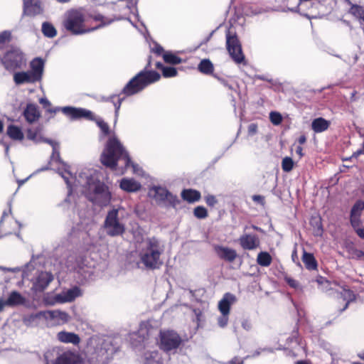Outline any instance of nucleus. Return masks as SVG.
Instances as JSON below:
<instances>
[{
	"label": "nucleus",
	"mask_w": 364,
	"mask_h": 364,
	"mask_svg": "<svg viewBox=\"0 0 364 364\" xmlns=\"http://www.w3.org/2000/svg\"><path fill=\"white\" fill-rule=\"evenodd\" d=\"M48 143L53 148L50 168L55 170L62 176L69 188V193H71L73 188L77 189L80 186L83 187L82 191L89 200L102 206L107 205L111 200V194L107 187L98 180L97 173L83 172L76 179L68 170V166L60 158L59 144L52 140H48Z\"/></svg>",
	"instance_id": "nucleus-1"
},
{
	"label": "nucleus",
	"mask_w": 364,
	"mask_h": 364,
	"mask_svg": "<svg viewBox=\"0 0 364 364\" xmlns=\"http://www.w3.org/2000/svg\"><path fill=\"white\" fill-rule=\"evenodd\" d=\"M101 162L103 165L123 174L131 166L134 174L142 175V169L131 161L129 153L116 137H111L102 153Z\"/></svg>",
	"instance_id": "nucleus-2"
},
{
	"label": "nucleus",
	"mask_w": 364,
	"mask_h": 364,
	"mask_svg": "<svg viewBox=\"0 0 364 364\" xmlns=\"http://www.w3.org/2000/svg\"><path fill=\"white\" fill-rule=\"evenodd\" d=\"M94 20L101 21L98 26L87 28L85 26V16L80 10H72L68 11L63 21L64 27L73 34L80 35L95 31L102 26H107L114 21L120 20L121 18H107L101 14H96L93 16Z\"/></svg>",
	"instance_id": "nucleus-3"
},
{
	"label": "nucleus",
	"mask_w": 364,
	"mask_h": 364,
	"mask_svg": "<svg viewBox=\"0 0 364 364\" xmlns=\"http://www.w3.org/2000/svg\"><path fill=\"white\" fill-rule=\"evenodd\" d=\"M138 252L141 263L146 268L156 269L161 265L160 257L164 248L155 237L144 239L139 245Z\"/></svg>",
	"instance_id": "nucleus-4"
},
{
	"label": "nucleus",
	"mask_w": 364,
	"mask_h": 364,
	"mask_svg": "<svg viewBox=\"0 0 364 364\" xmlns=\"http://www.w3.org/2000/svg\"><path fill=\"white\" fill-rule=\"evenodd\" d=\"M44 72V61L36 58L30 63V70L14 73L13 80L16 85L41 82Z\"/></svg>",
	"instance_id": "nucleus-5"
},
{
	"label": "nucleus",
	"mask_w": 364,
	"mask_h": 364,
	"mask_svg": "<svg viewBox=\"0 0 364 364\" xmlns=\"http://www.w3.org/2000/svg\"><path fill=\"white\" fill-rule=\"evenodd\" d=\"M160 77V75L156 71H141L127 84L123 92L127 95H134L149 85L158 81Z\"/></svg>",
	"instance_id": "nucleus-6"
},
{
	"label": "nucleus",
	"mask_w": 364,
	"mask_h": 364,
	"mask_svg": "<svg viewBox=\"0 0 364 364\" xmlns=\"http://www.w3.org/2000/svg\"><path fill=\"white\" fill-rule=\"evenodd\" d=\"M44 358L46 364H85L78 353L70 350H49L46 352Z\"/></svg>",
	"instance_id": "nucleus-7"
},
{
	"label": "nucleus",
	"mask_w": 364,
	"mask_h": 364,
	"mask_svg": "<svg viewBox=\"0 0 364 364\" xmlns=\"http://www.w3.org/2000/svg\"><path fill=\"white\" fill-rule=\"evenodd\" d=\"M149 198L154 199L158 204L164 206H176L178 203V198L169 192L165 187L153 186L148 191Z\"/></svg>",
	"instance_id": "nucleus-8"
},
{
	"label": "nucleus",
	"mask_w": 364,
	"mask_h": 364,
	"mask_svg": "<svg viewBox=\"0 0 364 364\" xmlns=\"http://www.w3.org/2000/svg\"><path fill=\"white\" fill-rule=\"evenodd\" d=\"M123 210L122 208L109 210L105 220L104 228L107 234L109 236H119L125 231L124 224L118 217L119 212Z\"/></svg>",
	"instance_id": "nucleus-9"
},
{
	"label": "nucleus",
	"mask_w": 364,
	"mask_h": 364,
	"mask_svg": "<svg viewBox=\"0 0 364 364\" xmlns=\"http://www.w3.org/2000/svg\"><path fill=\"white\" fill-rule=\"evenodd\" d=\"M33 318H43L48 325L58 326L68 323L70 320V315L58 309L41 311L32 316Z\"/></svg>",
	"instance_id": "nucleus-10"
},
{
	"label": "nucleus",
	"mask_w": 364,
	"mask_h": 364,
	"mask_svg": "<svg viewBox=\"0 0 364 364\" xmlns=\"http://www.w3.org/2000/svg\"><path fill=\"white\" fill-rule=\"evenodd\" d=\"M1 63L7 70L14 71L25 65L26 60L21 50L13 48L4 54Z\"/></svg>",
	"instance_id": "nucleus-11"
},
{
	"label": "nucleus",
	"mask_w": 364,
	"mask_h": 364,
	"mask_svg": "<svg viewBox=\"0 0 364 364\" xmlns=\"http://www.w3.org/2000/svg\"><path fill=\"white\" fill-rule=\"evenodd\" d=\"M181 336L174 331H161L159 345L161 349L166 352L175 350L181 343Z\"/></svg>",
	"instance_id": "nucleus-12"
},
{
	"label": "nucleus",
	"mask_w": 364,
	"mask_h": 364,
	"mask_svg": "<svg viewBox=\"0 0 364 364\" xmlns=\"http://www.w3.org/2000/svg\"><path fill=\"white\" fill-rule=\"evenodd\" d=\"M114 348L109 341H104L95 349L92 360L95 364H107L112 358Z\"/></svg>",
	"instance_id": "nucleus-13"
},
{
	"label": "nucleus",
	"mask_w": 364,
	"mask_h": 364,
	"mask_svg": "<svg viewBox=\"0 0 364 364\" xmlns=\"http://www.w3.org/2000/svg\"><path fill=\"white\" fill-rule=\"evenodd\" d=\"M236 296L231 293H226L218 302V310L221 316L218 318V325L225 327L228 322L230 307L236 302Z\"/></svg>",
	"instance_id": "nucleus-14"
},
{
	"label": "nucleus",
	"mask_w": 364,
	"mask_h": 364,
	"mask_svg": "<svg viewBox=\"0 0 364 364\" xmlns=\"http://www.w3.org/2000/svg\"><path fill=\"white\" fill-rule=\"evenodd\" d=\"M226 46L230 55L236 63L239 64L245 61L241 45L237 36L232 35L230 31L226 34Z\"/></svg>",
	"instance_id": "nucleus-15"
},
{
	"label": "nucleus",
	"mask_w": 364,
	"mask_h": 364,
	"mask_svg": "<svg viewBox=\"0 0 364 364\" xmlns=\"http://www.w3.org/2000/svg\"><path fill=\"white\" fill-rule=\"evenodd\" d=\"M58 110H61L62 112L69 117L70 119H78L80 118H87L92 119V113L82 108H75L73 107H57L53 109H48L50 112H56Z\"/></svg>",
	"instance_id": "nucleus-16"
},
{
	"label": "nucleus",
	"mask_w": 364,
	"mask_h": 364,
	"mask_svg": "<svg viewBox=\"0 0 364 364\" xmlns=\"http://www.w3.org/2000/svg\"><path fill=\"white\" fill-rule=\"evenodd\" d=\"M53 280V276L51 273L41 272L34 278L32 289L36 291H43Z\"/></svg>",
	"instance_id": "nucleus-17"
},
{
	"label": "nucleus",
	"mask_w": 364,
	"mask_h": 364,
	"mask_svg": "<svg viewBox=\"0 0 364 364\" xmlns=\"http://www.w3.org/2000/svg\"><path fill=\"white\" fill-rule=\"evenodd\" d=\"M259 239L255 235L245 234L240 238V244L245 250H255L259 246Z\"/></svg>",
	"instance_id": "nucleus-18"
},
{
	"label": "nucleus",
	"mask_w": 364,
	"mask_h": 364,
	"mask_svg": "<svg viewBox=\"0 0 364 364\" xmlns=\"http://www.w3.org/2000/svg\"><path fill=\"white\" fill-rule=\"evenodd\" d=\"M214 250L220 259L228 262H232L237 257L235 250L227 247L217 245L214 247Z\"/></svg>",
	"instance_id": "nucleus-19"
},
{
	"label": "nucleus",
	"mask_w": 364,
	"mask_h": 364,
	"mask_svg": "<svg viewBox=\"0 0 364 364\" xmlns=\"http://www.w3.org/2000/svg\"><path fill=\"white\" fill-rule=\"evenodd\" d=\"M23 116L28 123L36 122L41 117L38 107L35 104H28L23 111Z\"/></svg>",
	"instance_id": "nucleus-20"
},
{
	"label": "nucleus",
	"mask_w": 364,
	"mask_h": 364,
	"mask_svg": "<svg viewBox=\"0 0 364 364\" xmlns=\"http://www.w3.org/2000/svg\"><path fill=\"white\" fill-rule=\"evenodd\" d=\"M81 289L77 287L65 289L60 293L63 304L74 301L76 298L82 295Z\"/></svg>",
	"instance_id": "nucleus-21"
},
{
	"label": "nucleus",
	"mask_w": 364,
	"mask_h": 364,
	"mask_svg": "<svg viewBox=\"0 0 364 364\" xmlns=\"http://www.w3.org/2000/svg\"><path fill=\"white\" fill-rule=\"evenodd\" d=\"M57 338L62 343H71L73 345H77L80 342V338L77 334L65 331L58 332Z\"/></svg>",
	"instance_id": "nucleus-22"
},
{
	"label": "nucleus",
	"mask_w": 364,
	"mask_h": 364,
	"mask_svg": "<svg viewBox=\"0 0 364 364\" xmlns=\"http://www.w3.org/2000/svg\"><path fill=\"white\" fill-rule=\"evenodd\" d=\"M364 209V202L358 201L351 210L350 223L354 228L360 225V216Z\"/></svg>",
	"instance_id": "nucleus-23"
},
{
	"label": "nucleus",
	"mask_w": 364,
	"mask_h": 364,
	"mask_svg": "<svg viewBox=\"0 0 364 364\" xmlns=\"http://www.w3.org/2000/svg\"><path fill=\"white\" fill-rule=\"evenodd\" d=\"M149 330L147 328V324L141 323L140 325L139 330L137 333H133L131 336V340L132 341V344L134 346H137L136 343L144 342L146 340V337L148 336Z\"/></svg>",
	"instance_id": "nucleus-24"
},
{
	"label": "nucleus",
	"mask_w": 364,
	"mask_h": 364,
	"mask_svg": "<svg viewBox=\"0 0 364 364\" xmlns=\"http://www.w3.org/2000/svg\"><path fill=\"white\" fill-rule=\"evenodd\" d=\"M141 187V184L133 178H124L120 181V188L127 192H136Z\"/></svg>",
	"instance_id": "nucleus-25"
},
{
	"label": "nucleus",
	"mask_w": 364,
	"mask_h": 364,
	"mask_svg": "<svg viewBox=\"0 0 364 364\" xmlns=\"http://www.w3.org/2000/svg\"><path fill=\"white\" fill-rule=\"evenodd\" d=\"M347 1L350 5L349 14L358 20L364 30V8L357 4H353L349 0Z\"/></svg>",
	"instance_id": "nucleus-26"
},
{
	"label": "nucleus",
	"mask_w": 364,
	"mask_h": 364,
	"mask_svg": "<svg viewBox=\"0 0 364 364\" xmlns=\"http://www.w3.org/2000/svg\"><path fill=\"white\" fill-rule=\"evenodd\" d=\"M26 301V299L24 297L21 296V294H19L17 291H12L8 299L6 300H4L5 306H18L21 304H23Z\"/></svg>",
	"instance_id": "nucleus-27"
},
{
	"label": "nucleus",
	"mask_w": 364,
	"mask_h": 364,
	"mask_svg": "<svg viewBox=\"0 0 364 364\" xmlns=\"http://www.w3.org/2000/svg\"><path fill=\"white\" fill-rule=\"evenodd\" d=\"M41 131L42 129L41 128H36L35 129H28L27 130V138L36 144L41 142L48 143L49 139H46L43 136Z\"/></svg>",
	"instance_id": "nucleus-28"
},
{
	"label": "nucleus",
	"mask_w": 364,
	"mask_h": 364,
	"mask_svg": "<svg viewBox=\"0 0 364 364\" xmlns=\"http://www.w3.org/2000/svg\"><path fill=\"white\" fill-rule=\"evenodd\" d=\"M6 133L8 136L13 140L21 141L24 138L22 129L16 125H9L7 127Z\"/></svg>",
	"instance_id": "nucleus-29"
},
{
	"label": "nucleus",
	"mask_w": 364,
	"mask_h": 364,
	"mask_svg": "<svg viewBox=\"0 0 364 364\" xmlns=\"http://www.w3.org/2000/svg\"><path fill=\"white\" fill-rule=\"evenodd\" d=\"M43 301L46 306H54L57 304H63L61 297L59 294L53 292H48L43 296Z\"/></svg>",
	"instance_id": "nucleus-30"
},
{
	"label": "nucleus",
	"mask_w": 364,
	"mask_h": 364,
	"mask_svg": "<svg viewBox=\"0 0 364 364\" xmlns=\"http://www.w3.org/2000/svg\"><path fill=\"white\" fill-rule=\"evenodd\" d=\"M328 127L329 122L322 117L315 119L311 123V128L316 133L326 130Z\"/></svg>",
	"instance_id": "nucleus-31"
},
{
	"label": "nucleus",
	"mask_w": 364,
	"mask_h": 364,
	"mask_svg": "<svg viewBox=\"0 0 364 364\" xmlns=\"http://www.w3.org/2000/svg\"><path fill=\"white\" fill-rule=\"evenodd\" d=\"M144 364H161V358L159 353L156 350H147L144 354Z\"/></svg>",
	"instance_id": "nucleus-32"
},
{
	"label": "nucleus",
	"mask_w": 364,
	"mask_h": 364,
	"mask_svg": "<svg viewBox=\"0 0 364 364\" xmlns=\"http://www.w3.org/2000/svg\"><path fill=\"white\" fill-rule=\"evenodd\" d=\"M181 197L184 200H186L188 203H194L200 199V193L196 190L186 189L182 191Z\"/></svg>",
	"instance_id": "nucleus-33"
},
{
	"label": "nucleus",
	"mask_w": 364,
	"mask_h": 364,
	"mask_svg": "<svg viewBox=\"0 0 364 364\" xmlns=\"http://www.w3.org/2000/svg\"><path fill=\"white\" fill-rule=\"evenodd\" d=\"M302 260L308 269H315L317 264L312 254L304 252Z\"/></svg>",
	"instance_id": "nucleus-34"
},
{
	"label": "nucleus",
	"mask_w": 364,
	"mask_h": 364,
	"mask_svg": "<svg viewBox=\"0 0 364 364\" xmlns=\"http://www.w3.org/2000/svg\"><path fill=\"white\" fill-rule=\"evenodd\" d=\"M272 257L267 252H261L258 254L257 257V263L262 267H268L272 263Z\"/></svg>",
	"instance_id": "nucleus-35"
},
{
	"label": "nucleus",
	"mask_w": 364,
	"mask_h": 364,
	"mask_svg": "<svg viewBox=\"0 0 364 364\" xmlns=\"http://www.w3.org/2000/svg\"><path fill=\"white\" fill-rule=\"evenodd\" d=\"M32 0H23L24 13L28 15H33L40 13L41 8L37 4L33 6L31 4Z\"/></svg>",
	"instance_id": "nucleus-36"
},
{
	"label": "nucleus",
	"mask_w": 364,
	"mask_h": 364,
	"mask_svg": "<svg viewBox=\"0 0 364 364\" xmlns=\"http://www.w3.org/2000/svg\"><path fill=\"white\" fill-rule=\"evenodd\" d=\"M198 70L202 73L210 74L213 71V65L209 60L204 59L199 63Z\"/></svg>",
	"instance_id": "nucleus-37"
},
{
	"label": "nucleus",
	"mask_w": 364,
	"mask_h": 364,
	"mask_svg": "<svg viewBox=\"0 0 364 364\" xmlns=\"http://www.w3.org/2000/svg\"><path fill=\"white\" fill-rule=\"evenodd\" d=\"M42 32L44 34V36L48 38H53L57 34V31L54 26L48 22H45L43 23Z\"/></svg>",
	"instance_id": "nucleus-38"
},
{
	"label": "nucleus",
	"mask_w": 364,
	"mask_h": 364,
	"mask_svg": "<svg viewBox=\"0 0 364 364\" xmlns=\"http://www.w3.org/2000/svg\"><path fill=\"white\" fill-rule=\"evenodd\" d=\"M164 61L167 63L177 65L181 63V59L171 53H165L163 55Z\"/></svg>",
	"instance_id": "nucleus-39"
},
{
	"label": "nucleus",
	"mask_w": 364,
	"mask_h": 364,
	"mask_svg": "<svg viewBox=\"0 0 364 364\" xmlns=\"http://www.w3.org/2000/svg\"><path fill=\"white\" fill-rule=\"evenodd\" d=\"M282 167L284 171L289 172L294 167V161L290 157H285L282 160Z\"/></svg>",
	"instance_id": "nucleus-40"
},
{
	"label": "nucleus",
	"mask_w": 364,
	"mask_h": 364,
	"mask_svg": "<svg viewBox=\"0 0 364 364\" xmlns=\"http://www.w3.org/2000/svg\"><path fill=\"white\" fill-rule=\"evenodd\" d=\"M162 73L165 77H172L177 75V70L173 67H163Z\"/></svg>",
	"instance_id": "nucleus-41"
},
{
	"label": "nucleus",
	"mask_w": 364,
	"mask_h": 364,
	"mask_svg": "<svg viewBox=\"0 0 364 364\" xmlns=\"http://www.w3.org/2000/svg\"><path fill=\"white\" fill-rule=\"evenodd\" d=\"M194 215L200 219L205 218L208 215L207 210L203 206H198L194 209Z\"/></svg>",
	"instance_id": "nucleus-42"
},
{
	"label": "nucleus",
	"mask_w": 364,
	"mask_h": 364,
	"mask_svg": "<svg viewBox=\"0 0 364 364\" xmlns=\"http://www.w3.org/2000/svg\"><path fill=\"white\" fill-rule=\"evenodd\" d=\"M269 118L272 123L274 125L279 124L282 121V115L277 112H272L269 114Z\"/></svg>",
	"instance_id": "nucleus-43"
},
{
	"label": "nucleus",
	"mask_w": 364,
	"mask_h": 364,
	"mask_svg": "<svg viewBox=\"0 0 364 364\" xmlns=\"http://www.w3.org/2000/svg\"><path fill=\"white\" fill-rule=\"evenodd\" d=\"M11 38V33L9 31H4L0 33V43L9 42Z\"/></svg>",
	"instance_id": "nucleus-44"
},
{
	"label": "nucleus",
	"mask_w": 364,
	"mask_h": 364,
	"mask_svg": "<svg viewBox=\"0 0 364 364\" xmlns=\"http://www.w3.org/2000/svg\"><path fill=\"white\" fill-rule=\"evenodd\" d=\"M97 124L105 134H108L109 127L107 123H105L103 120L100 119L97 121Z\"/></svg>",
	"instance_id": "nucleus-45"
},
{
	"label": "nucleus",
	"mask_w": 364,
	"mask_h": 364,
	"mask_svg": "<svg viewBox=\"0 0 364 364\" xmlns=\"http://www.w3.org/2000/svg\"><path fill=\"white\" fill-rule=\"evenodd\" d=\"M205 202L210 206H214L217 203V200L214 196L208 195L205 197Z\"/></svg>",
	"instance_id": "nucleus-46"
},
{
	"label": "nucleus",
	"mask_w": 364,
	"mask_h": 364,
	"mask_svg": "<svg viewBox=\"0 0 364 364\" xmlns=\"http://www.w3.org/2000/svg\"><path fill=\"white\" fill-rule=\"evenodd\" d=\"M257 130V126L255 124H251L248 127V133L250 135H254Z\"/></svg>",
	"instance_id": "nucleus-47"
},
{
	"label": "nucleus",
	"mask_w": 364,
	"mask_h": 364,
	"mask_svg": "<svg viewBox=\"0 0 364 364\" xmlns=\"http://www.w3.org/2000/svg\"><path fill=\"white\" fill-rule=\"evenodd\" d=\"M286 281L287 282V284L293 287V288H296L298 287V283L296 280H294V279H291V278H287L286 279Z\"/></svg>",
	"instance_id": "nucleus-48"
},
{
	"label": "nucleus",
	"mask_w": 364,
	"mask_h": 364,
	"mask_svg": "<svg viewBox=\"0 0 364 364\" xmlns=\"http://www.w3.org/2000/svg\"><path fill=\"white\" fill-rule=\"evenodd\" d=\"M252 200L256 202L261 204H264V198L262 196L259 195H254L252 196Z\"/></svg>",
	"instance_id": "nucleus-49"
},
{
	"label": "nucleus",
	"mask_w": 364,
	"mask_h": 364,
	"mask_svg": "<svg viewBox=\"0 0 364 364\" xmlns=\"http://www.w3.org/2000/svg\"><path fill=\"white\" fill-rule=\"evenodd\" d=\"M39 102L44 107H48L51 105L50 102L47 98L43 97L39 100Z\"/></svg>",
	"instance_id": "nucleus-50"
},
{
	"label": "nucleus",
	"mask_w": 364,
	"mask_h": 364,
	"mask_svg": "<svg viewBox=\"0 0 364 364\" xmlns=\"http://www.w3.org/2000/svg\"><path fill=\"white\" fill-rule=\"evenodd\" d=\"M316 225H317V228L316 230V235H320L322 233V229H321V225L320 220L318 219H316Z\"/></svg>",
	"instance_id": "nucleus-51"
},
{
	"label": "nucleus",
	"mask_w": 364,
	"mask_h": 364,
	"mask_svg": "<svg viewBox=\"0 0 364 364\" xmlns=\"http://www.w3.org/2000/svg\"><path fill=\"white\" fill-rule=\"evenodd\" d=\"M355 230L357 234L359 235V237L364 239V229L360 228L359 226H358L355 228Z\"/></svg>",
	"instance_id": "nucleus-52"
},
{
	"label": "nucleus",
	"mask_w": 364,
	"mask_h": 364,
	"mask_svg": "<svg viewBox=\"0 0 364 364\" xmlns=\"http://www.w3.org/2000/svg\"><path fill=\"white\" fill-rule=\"evenodd\" d=\"M296 153L299 155V158H301L304 156L303 149L301 145L296 146Z\"/></svg>",
	"instance_id": "nucleus-53"
},
{
	"label": "nucleus",
	"mask_w": 364,
	"mask_h": 364,
	"mask_svg": "<svg viewBox=\"0 0 364 364\" xmlns=\"http://www.w3.org/2000/svg\"><path fill=\"white\" fill-rule=\"evenodd\" d=\"M229 364H243V360L236 357L230 361Z\"/></svg>",
	"instance_id": "nucleus-54"
},
{
	"label": "nucleus",
	"mask_w": 364,
	"mask_h": 364,
	"mask_svg": "<svg viewBox=\"0 0 364 364\" xmlns=\"http://www.w3.org/2000/svg\"><path fill=\"white\" fill-rule=\"evenodd\" d=\"M219 80H220V82H221V84L223 86L228 87L230 90L232 89V86L231 85L228 84V82L225 80H224V79H219Z\"/></svg>",
	"instance_id": "nucleus-55"
},
{
	"label": "nucleus",
	"mask_w": 364,
	"mask_h": 364,
	"mask_svg": "<svg viewBox=\"0 0 364 364\" xmlns=\"http://www.w3.org/2000/svg\"><path fill=\"white\" fill-rule=\"evenodd\" d=\"M152 50L154 52H155L157 54H161V52L163 51L162 47H161L160 46H158V45H156L155 47L154 48H152Z\"/></svg>",
	"instance_id": "nucleus-56"
},
{
	"label": "nucleus",
	"mask_w": 364,
	"mask_h": 364,
	"mask_svg": "<svg viewBox=\"0 0 364 364\" xmlns=\"http://www.w3.org/2000/svg\"><path fill=\"white\" fill-rule=\"evenodd\" d=\"M306 141V138L304 135L300 136L299 138L298 139V143L299 144V145L305 144Z\"/></svg>",
	"instance_id": "nucleus-57"
},
{
	"label": "nucleus",
	"mask_w": 364,
	"mask_h": 364,
	"mask_svg": "<svg viewBox=\"0 0 364 364\" xmlns=\"http://www.w3.org/2000/svg\"><path fill=\"white\" fill-rule=\"evenodd\" d=\"M120 105H121V100H119L118 104H115L114 105V107H115V116H116V117L118 115L119 110V108H120Z\"/></svg>",
	"instance_id": "nucleus-58"
},
{
	"label": "nucleus",
	"mask_w": 364,
	"mask_h": 364,
	"mask_svg": "<svg viewBox=\"0 0 364 364\" xmlns=\"http://www.w3.org/2000/svg\"><path fill=\"white\" fill-rule=\"evenodd\" d=\"M364 153V149L363 148L362 149H359L356 152H355L353 155V156H355V157H357L360 154H363Z\"/></svg>",
	"instance_id": "nucleus-59"
},
{
	"label": "nucleus",
	"mask_w": 364,
	"mask_h": 364,
	"mask_svg": "<svg viewBox=\"0 0 364 364\" xmlns=\"http://www.w3.org/2000/svg\"><path fill=\"white\" fill-rule=\"evenodd\" d=\"M5 307L4 300L3 299H0V312L4 310Z\"/></svg>",
	"instance_id": "nucleus-60"
},
{
	"label": "nucleus",
	"mask_w": 364,
	"mask_h": 364,
	"mask_svg": "<svg viewBox=\"0 0 364 364\" xmlns=\"http://www.w3.org/2000/svg\"><path fill=\"white\" fill-rule=\"evenodd\" d=\"M345 294L348 296L350 299H351L353 295L350 291H345Z\"/></svg>",
	"instance_id": "nucleus-61"
},
{
	"label": "nucleus",
	"mask_w": 364,
	"mask_h": 364,
	"mask_svg": "<svg viewBox=\"0 0 364 364\" xmlns=\"http://www.w3.org/2000/svg\"><path fill=\"white\" fill-rule=\"evenodd\" d=\"M156 65L158 68H160L161 70L162 68L164 67L161 63H157Z\"/></svg>",
	"instance_id": "nucleus-62"
},
{
	"label": "nucleus",
	"mask_w": 364,
	"mask_h": 364,
	"mask_svg": "<svg viewBox=\"0 0 364 364\" xmlns=\"http://www.w3.org/2000/svg\"><path fill=\"white\" fill-rule=\"evenodd\" d=\"M360 358L364 360V351L358 354Z\"/></svg>",
	"instance_id": "nucleus-63"
},
{
	"label": "nucleus",
	"mask_w": 364,
	"mask_h": 364,
	"mask_svg": "<svg viewBox=\"0 0 364 364\" xmlns=\"http://www.w3.org/2000/svg\"><path fill=\"white\" fill-rule=\"evenodd\" d=\"M296 364H309V363L306 362H304V361H299L296 363Z\"/></svg>",
	"instance_id": "nucleus-64"
}]
</instances>
